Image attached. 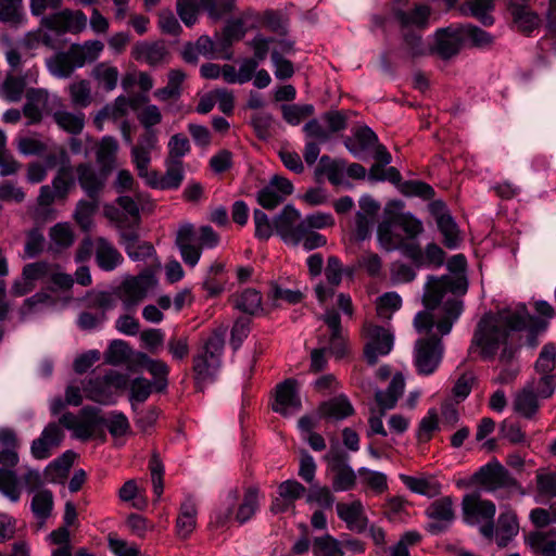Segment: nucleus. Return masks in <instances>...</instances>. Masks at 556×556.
<instances>
[{"label": "nucleus", "mask_w": 556, "mask_h": 556, "mask_svg": "<svg viewBox=\"0 0 556 556\" xmlns=\"http://www.w3.org/2000/svg\"><path fill=\"white\" fill-rule=\"evenodd\" d=\"M466 257L463 254L453 255L447 262V268L453 275L442 277L429 276L425 286L422 304L425 311L414 317L417 332H429L433 327L442 336L451 332L453 325L463 313V296L468 290L465 276Z\"/></svg>", "instance_id": "f257e3e1"}, {"label": "nucleus", "mask_w": 556, "mask_h": 556, "mask_svg": "<svg viewBox=\"0 0 556 556\" xmlns=\"http://www.w3.org/2000/svg\"><path fill=\"white\" fill-rule=\"evenodd\" d=\"M521 304L498 307L496 312L485 313L478 321L468 349L471 355L479 350L483 359H493L500 353V362L510 363L521 339Z\"/></svg>", "instance_id": "f03ea898"}, {"label": "nucleus", "mask_w": 556, "mask_h": 556, "mask_svg": "<svg viewBox=\"0 0 556 556\" xmlns=\"http://www.w3.org/2000/svg\"><path fill=\"white\" fill-rule=\"evenodd\" d=\"M104 45L100 40H87L83 45L73 43L67 51L58 52L47 59L49 72L58 78H67L86 63L96 61Z\"/></svg>", "instance_id": "7ed1b4c3"}, {"label": "nucleus", "mask_w": 556, "mask_h": 556, "mask_svg": "<svg viewBox=\"0 0 556 556\" xmlns=\"http://www.w3.org/2000/svg\"><path fill=\"white\" fill-rule=\"evenodd\" d=\"M320 319L328 326L329 337H318L320 348L311 352V370L314 372H319L326 368L327 359L325 355L327 352L338 359L343 358L348 353L340 314L334 309H328Z\"/></svg>", "instance_id": "20e7f679"}, {"label": "nucleus", "mask_w": 556, "mask_h": 556, "mask_svg": "<svg viewBox=\"0 0 556 556\" xmlns=\"http://www.w3.org/2000/svg\"><path fill=\"white\" fill-rule=\"evenodd\" d=\"M224 333L214 331L203 343L202 351L193 356L192 370L195 387L203 390V384L212 380L219 367V357L224 350Z\"/></svg>", "instance_id": "39448f33"}, {"label": "nucleus", "mask_w": 556, "mask_h": 556, "mask_svg": "<svg viewBox=\"0 0 556 556\" xmlns=\"http://www.w3.org/2000/svg\"><path fill=\"white\" fill-rule=\"evenodd\" d=\"M156 285L154 271L146 268L137 276L127 277L115 290L126 311L134 309Z\"/></svg>", "instance_id": "423d86ee"}, {"label": "nucleus", "mask_w": 556, "mask_h": 556, "mask_svg": "<svg viewBox=\"0 0 556 556\" xmlns=\"http://www.w3.org/2000/svg\"><path fill=\"white\" fill-rule=\"evenodd\" d=\"M432 329L429 332H425L429 334L428 337L419 338L415 342L414 346V363L417 368L418 374L420 375H431L439 367L443 353H444V344L442 342V334H431ZM438 332H440L438 330Z\"/></svg>", "instance_id": "0eeeda50"}, {"label": "nucleus", "mask_w": 556, "mask_h": 556, "mask_svg": "<svg viewBox=\"0 0 556 556\" xmlns=\"http://www.w3.org/2000/svg\"><path fill=\"white\" fill-rule=\"evenodd\" d=\"M324 460L332 473L331 486L334 492L350 491L355 486L357 476L350 465V455L346 452L331 447Z\"/></svg>", "instance_id": "6e6552de"}, {"label": "nucleus", "mask_w": 556, "mask_h": 556, "mask_svg": "<svg viewBox=\"0 0 556 556\" xmlns=\"http://www.w3.org/2000/svg\"><path fill=\"white\" fill-rule=\"evenodd\" d=\"M471 483L480 485L486 491L518 489V480L496 459L480 467L472 475Z\"/></svg>", "instance_id": "1a4fd4ad"}, {"label": "nucleus", "mask_w": 556, "mask_h": 556, "mask_svg": "<svg viewBox=\"0 0 556 556\" xmlns=\"http://www.w3.org/2000/svg\"><path fill=\"white\" fill-rule=\"evenodd\" d=\"M556 366V344L548 342L543 345L534 363V370L541 375L536 382V390L543 399L551 397L556 390V376L553 370Z\"/></svg>", "instance_id": "9d476101"}, {"label": "nucleus", "mask_w": 556, "mask_h": 556, "mask_svg": "<svg viewBox=\"0 0 556 556\" xmlns=\"http://www.w3.org/2000/svg\"><path fill=\"white\" fill-rule=\"evenodd\" d=\"M366 337L364 346V356L369 365H376L380 356L388 355L394 343L393 334L386 328L374 325L365 324L363 328Z\"/></svg>", "instance_id": "9b49d317"}, {"label": "nucleus", "mask_w": 556, "mask_h": 556, "mask_svg": "<svg viewBox=\"0 0 556 556\" xmlns=\"http://www.w3.org/2000/svg\"><path fill=\"white\" fill-rule=\"evenodd\" d=\"M425 515L430 520L426 530L432 535H439L451 527L455 520L454 501L451 496H442L429 504Z\"/></svg>", "instance_id": "f8f14e48"}, {"label": "nucleus", "mask_w": 556, "mask_h": 556, "mask_svg": "<svg viewBox=\"0 0 556 556\" xmlns=\"http://www.w3.org/2000/svg\"><path fill=\"white\" fill-rule=\"evenodd\" d=\"M276 232L286 242L293 245L301 243L303 238L300 212L291 204L286 205L274 218Z\"/></svg>", "instance_id": "ddd939ff"}, {"label": "nucleus", "mask_w": 556, "mask_h": 556, "mask_svg": "<svg viewBox=\"0 0 556 556\" xmlns=\"http://www.w3.org/2000/svg\"><path fill=\"white\" fill-rule=\"evenodd\" d=\"M18 448H0V492L12 502L21 496L16 473L12 470L18 463Z\"/></svg>", "instance_id": "4468645a"}, {"label": "nucleus", "mask_w": 556, "mask_h": 556, "mask_svg": "<svg viewBox=\"0 0 556 556\" xmlns=\"http://www.w3.org/2000/svg\"><path fill=\"white\" fill-rule=\"evenodd\" d=\"M86 24L87 16L79 10L71 11L65 9L41 18V26L58 34H65L67 31L73 34L80 33L85 29Z\"/></svg>", "instance_id": "2eb2a0df"}, {"label": "nucleus", "mask_w": 556, "mask_h": 556, "mask_svg": "<svg viewBox=\"0 0 556 556\" xmlns=\"http://www.w3.org/2000/svg\"><path fill=\"white\" fill-rule=\"evenodd\" d=\"M75 173L77 174V180L80 188L91 200H98L101 192L103 191L108 175V170L100 167V170H96L90 163H79Z\"/></svg>", "instance_id": "dca6fc26"}, {"label": "nucleus", "mask_w": 556, "mask_h": 556, "mask_svg": "<svg viewBox=\"0 0 556 556\" xmlns=\"http://www.w3.org/2000/svg\"><path fill=\"white\" fill-rule=\"evenodd\" d=\"M401 251L418 268L440 267L445 258V252L437 243L427 244L425 252L418 243H406L401 247Z\"/></svg>", "instance_id": "f3484780"}, {"label": "nucleus", "mask_w": 556, "mask_h": 556, "mask_svg": "<svg viewBox=\"0 0 556 556\" xmlns=\"http://www.w3.org/2000/svg\"><path fill=\"white\" fill-rule=\"evenodd\" d=\"M464 520L468 525L491 521L495 516V505L491 501L481 500L478 494H467L462 502Z\"/></svg>", "instance_id": "a211bd4d"}, {"label": "nucleus", "mask_w": 556, "mask_h": 556, "mask_svg": "<svg viewBox=\"0 0 556 556\" xmlns=\"http://www.w3.org/2000/svg\"><path fill=\"white\" fill-rule=\"evenodd\" d=\"M534 309L536 315L530 314L523 303V332H533L546 334L551 319L556 315L555 308L545 300H538L534 302Z\"/></svg>", "instance_id": "6ab92c4d"}, {"label": "nucleus", "mask_w": 556, "mask_h": 556, "mask_svg": "<svg viewBox=\"0 0 556 556\" xmlns=\"http://www.w3.org/2000/svg\"><path fill=\"white\" fill-rule=\"evenodd\" d=\"M176 245L185 264L194 267L201 257L202 247L191 224L180 226L176 235Z\"/></svg>", "instance_id": "aec40b11"}, {"label": "nucleus", "mask_w": 556, "mask_h": 556, "mask_svg": "<svg viewBox=\"0 0 556 556\" xmlns=\"http://www.w3.org/2000/svg\"><path fill=\"white\" fill-rule=\"evenodd\" d=\"M271 408L283 416L300 410L301 400L296 390V380L286 379L276 387V399Z\"/></svg>", "instance_id": "412c9836"}, {"label": "nucleus", "mask_w": 556, "mask_h": 556, "mask_svg": "<svg viewBox=\"0 0 556 556\" xmlns=\"http://www.w3.org/2000/svg\"><path fill=\"white\" fill-rule=\"evenodd\" d=\"M459 29V25H451L437 30L434 51L442 59L448 60L459 52L464 45L463 35Z\"/></svg>", "instance_id": "4be33fe9"}, {"label": "nucleus", "mask_w": 556, "mask_h": 556, "mask_svg": "<svg viewBox=\"0 0 556 556\" xmlns=\"http://www.w3.org/2000/svg\"><path fill=\"white\" fill-rule=\"evenodd\" d=\"M336 508L338 517L345 522L349 530L356 533L366 531L369 520L359 500H355L352 503H338Z\"/></svg>", "instance_id": "5701e85b"}, {"label": "nucleus", "mask_w": 556, "mask_h": 556, "mask_svg": "<svg viewBox=\"0 0 556 556\" xmlns=\"http://www.w3.org/2000/svg\"><path fill=\"white\" fill-rule=\"evenodd\" d=\"M64 433L55 422H50L40 437L31 443V454L36 459H46L51 456V450L61 444Z\"/></svg>", "instance_id": "b1692460"}, {"label": "nucleus", "mask_w": 556, "mask_h": 556, "mask_svg": "<svg viewBox=\"0 0 556 556\" xmlns=\"http://www.w3.org/2000/svg\"><path fill=\"white\" fill-rule=\"evenodd\" d=\"M168 50L163 41H138L131 48V58L150 66H157L166 61Z\"/></svg>", "instance_id": "393cba45"}, {"label": "nucleus", "mask_w": 556, "mask_h": 556, "mask_svg": "<svg viewBox=\"0 0 556 556\" xmlns=\"http://www.w3.org/2000/svg\"><path fill=\"white\" fill-rule=\"evenodd\" d=\"M60 168L52 179V187L55 195L60 200L67 198L71 189L75 187V169L71 164V159L64 149L60 150Z\"/></svg>", "instance_id": "a878e982"}, {"label": "nucleus", "mask_w": 556, "mask_h": 556, "mask_svg": "<svg viewBox=\"0 0 556 556\" xmlns=\"http://www.w3.org/2000/svg\"><path fill=\"white\" fill-rule=\"evenodd\" d=\"M49 98L45 89L30 88L26 92V102L23 105V115L28 118V125L39 124L42 121V108Z\"/></svg>", "instance_id": "bb28decb"}, {"label": "nucleus", "mask_w": 556, "mask_h": 556, "mask_svg": "<svg viewBox=\"0 0 556 556\" xmlns=\"http://www.w3.org/2000/svg\"><path fill=\"white\" fill-rule=\"evenodd\" d=\"M124 261L121 252L105 238L96 241V262L105 271L114 270Z\"/></svg>", "instance_id": "cd10ccee"}, {"label": "nucleus", "mask_w": 556, "mask_h": 556, "mask_svg": "<svg viewBox=\"0 0 556 556\" xmlns=\"http://www.w3.org/2000/svg\"><path fill=\"white\" fill-rule=\"evenodd\" d=\"M377 142V135L368 126H363L355 130L353 137L344 140V146L354 156L359 157L372 149Z\"/></svg>", "instance_id": "c85d7f7f"}, {"label": "nucleus", "mask_w": 556, "mask_h": 556, "mask_svg": "<svg viewBox=\"0 0 556 556\" xmlns=\"http://www.w3.org/2000/svg\"><path fill=\"white\" fill-rule=\"evenodd\" d=\"M52 119L61 130L71 136H78L85 128L86 115L83 112L59 109L52 113Z\"/></svg>", "instance_id": "c756f323"}, {"label": "nucleus", "mask_w": 556, "mask_h": 556, "mask_svg": "<svg viewBox=\"0 0 556 556\" xmlns=\"http://www.w3.org/2000/svg\"><path fill=\"white\" fill-rule=\"evenodd\" d=\"M319 414L327 419L342 420L354 414V408L344 395L332 397L319 405Z\"/></svg>", "instance_id": "7c9ffc66"}, {"label": "nucleus", "mask_w": 556, "mask_h": 556, "mask_svg": "<svg viewBox=\"0 0 556 556\" xmlns=\"http://www.w3.org/2000/svg\"><path fill=\"white\" fill-rule=\"evenodd\" d=\"M405 388V381L402 375L396 374L391 379L388 388L375 393V399L380 409L388 410L395 407L397 400L402 396Z\"/></svg>", "instance_id": "2f4dec72"}, {"label": "nucleus", "mask_w": 556, "mask_h": 556, "mask_svg": "<svg viewBox=\"0 0 556 556\" xmlns=\"http://www.w3.org/2000/svg\"><path fill=\"white\" fill-rule=\"evenodd\" d=\"M518 532L519 522L517 515L510 511L502 513L498 517L496 529V543L498 547H506Z\"/></svg>", "instance_id": "473e14b6"}, {"label": "nucleus", "mask_w": 556, "mask_h": 556, "mask_svg": "<svg viewBox=\"0 0 556 556\" xmlns=\"http://www.w3.org/2000/svg\"><path fill=\"white\" fill-rule=\"evenodd\" d=\"M213 0H176V12L181 22L191 27L198 22L201 10L206 11V5Z\"/></svg>", "instance_id": "72a5a7b5"}, {"label": "nucleus", "mask_w": 556, "mask_h": 556, "mask_svg": "<svg viewBox=\"0 0 556 556\" xmlns=\"http://www.w3.org/2000/svg\"><path fill=\"white\" fill-rule=\"evenodd\" d=\"M117 151V140L112 136L103 137L96 151V160L99 166L110 173L115 165Z\"/></svg>", "instance_id": "f704fd0d"}, {"label": "nucleus", "mask_w": 556, "mask_h": 556, "mask_svg": "<svg viewBox=\"0 0 556 556\" xmlns=\"http://www.w3.org/2000/svg\"><path fill=\"white\" fill-rule=\"evenodd\" d=\"M184 179L182 162L166 161V172L160 177L159 181H152V188L156 189H177Z\"/></svg>", "instance_id": "c9c22d12"}, {"label": "nucleus", "mask_w": 556, "mask_h": 556, "mask_svg": "<svg viewBox=\"0 0 556 556\" xmlns=\"http://www.w3.org/2000/svg\"><path fill=\"white\" fill-rule=\"evenodd\" d=\"M523 542L529 545L535 556H556V540L549 539L545 532H532L523 536Z\"/></svg>", "instance_id": "e433bc0d"}, {"label": "nucleus", "mask_w": 556, "mask_h": 556, "mask_svg": "<svg viewBox=\"0 0 556 556\" xmlns=\"http://www.w3.org/2000/svg\"><path fill=\"white\" fill-rule=\"evenodd\" d=\"M403 483L414 493L425 495L427 497H435L441 493V484L435 480L425 478H415L412 476L401 475Z\"/></svg>", "instance_id": "4c0bfd02"}, {"label": "nucleus", "mask_w": 556, "mask_h": 556, "mask_svg": "<svg viewBox=\"0 0 556 556\" xmlns=\"http://www.w3.org/2000/svg\"><path fill=\"white\" fill-rule=\"evenodd\" d=\"M50 250L61 252L74 243V233L67 223H58L49 231Z\"/></svg>", "instance_id": "58836bf2"}, {"label": "nucleus", "mask_w": 556, "mask_h": 556, "mask_svg": "<svg viewBox=\"0 0 556 556\" xmlns=\"http://www.w3.org/2000/svg\"><path fill=\"white\" fill-rule=\"evenodd\" d=\"M85 395L88 400L100 404L114 403L113 393L109 389L104 378L90 379L84 387Z\"/></svg>", "instance_id": "ea45409f"}, {"label": "nucleus", "mask_w": 556, "mask_h": 556, "mask_svg": "<svg viewBox=\"0 0 556 556\" xmlns=\"http://www.w3.org/2000/svg\"><path fill=\"white\" fill-rule=\"evenodd\" d=\"M258 507V489L250 486L245 490L242 503L238 507L236 520L240 525L245 523L256 514Z\"/></svg>", "instance_id": "a19ab883"}, {"label": "nucleus", "mask_w": 556, "mask_h": 556, "mask_svg": "<svg viewBox=\"0 0 556 556\" xmlns=\"http://www.w3.org/2000/svg\"><path fill=\"white\" fill-rule=\"evenodd\" d=\"M535 484L536 493L541 502L556 497V469L536 471Z\"/></svg>", "instance_id": "79ce46f5"}, {"label": "nucleus", "mask_w": 556, "mask_h": 556, "mask_svg": "<svg viewBox=\"0 0 556 556\" xmlns=\"http://www.w3.org/2000/svg\"><path fill=\"white\" fill-rule=\"evenodd\" d=\"M30 508L41 523L51 516L53 509V494L50 490H40L33 496Z\"/></svg>", "instance_id": "37998d69"}, {"label": "nucleus", "mask_w": 556, "mask_h": 556, "mask_svg": "<svg viewBox=\"0 0 556 556\" xmlns=\"http://www.w3.org/2000/svg\"><path fill=\"white\" fill-rule=\"evenodd\" d=\"M261 21L265 28L279 36H286L289 31V17L279 10H265Z\"/></svg>", "instance_id": "c03bdc74"}, {"label": "nucleus", "mask_w": 556, "mask_h": 556, "mask_svg": "<svg viewBox=\"0 0 556 556\" xmlns=\"http://www.w3.org/2000/svg\"><path fill=\"white\" fill-rule=\"evenodd\" d=\"M235 307L245 314L254 315L262 311V294L255 289H245L235 296Z\"/></svg>", "instance_id": "a18cd8bd"}, {"label": "nucleus", "mask_w": 556, "mask_h": 556, "mask_svg": "<svg viewBox=\"0 0 556 556\" xmlns=\"http://www.w3.org/2000/svg\"><path fill=\"white\" fill-rule=\"evenodd\" d=\"M312 552L314 556H344L341 542L330 534L315 538Z\"/></svg>", "instance_id": "49530a36"}, {"label": "nucleus", "mask_w": 556, "mask_h": 556, "mask_svg": "<svg viewBox=\"0 0 556 556\" xmlns=\"http://www.w3.org/2000/svg\"><path fill=\"white\" fill-rule=\"evenodd\" d=\"M197 508L191 501H186L180 506V514L176 521L177 533L187 538L195 527Z\"/></svg>", "instance_id": "de8ad7c7"}, {"label": "nucleus", "mask_w": 556, "mask_h": 556, "mask_svg": "<svg viewBox=\"0 0 556 556\" xmlns=\"http://www.w3.org/2000/svg\"><path fill=\"white\" fill-rule=\"evenodd\" d=\"M143 367L156 379L155 387L159 392L167 387V376L169 374L168 365L162 359H153L143 356Z\"/></svg>", "instance_id": "09e8293b"}, {"label": "nucleus", "mask_w": 556, "mask_h": 556, "mask_svg": "<svg viewBox=\"0 0 556 556\" xmlns=\"http://www.w3.org/2000/svg\"><path fill=\"white\" fill-rule=\"evenodd\" d=\"M71 103L75 108L86 109L91 104V88L88 80L73 83L68 87Z\"/></svg>", "instance_id": "8fccbe9b"}, {"label": "nucleus", "mask_w": 556, "mask_h": 556, "mask_svg": "<svg viewBox=\"0 0 556 556\" xmlns=\"http://www.w3.org/2000/svg\"><path fill=\"white\" fill-rule=\"evenodd\" d=\"M437 430H439V415L435 408H430L427 415L419 421L416 439L419 443H427L432 439Z\"/></svg>", "instance_id": "3c124183"}, {"label": "nucleus", "mask_w": 556, "mask_h": 556, "mask_svg": "<svg viewBox=\"0 0 556 556\" xmlns=\"http://www.w3.org/2000/svg\"><path fill=\"white\" fill-rule=\"evenodd\" d=\"M98 208V200H80L78 201L74 218L76 223L80 226V228L85 231L90 230L92 226V216L97 212Z\"/></svg>", "instance_id": "603ef678"}, {"label": "nucleus", "mask_w": 556, "mask_h": 556, "mask_svg": "<svg viewBox=\"0 0 556 556\" xmlns=\"http://www.w3.org/2000/svg\"><path fill=\"white\" fill-rule=\"evenodd\" d=\"M430 9L427 5H416L413 11H397L395 16L402 26L416 25L424 27L428 23Z\"/></svg>", "instance_id": "864d4df0"}, {"label": "nucleus", "mask_w": 556, "mask_h": 556, "mask_svg": "<svg viewBox=\"0 0 556 556\" xmlns=\"http://www.w3.org/2000/svg\"><path fill=\"white\" fill-rule=\"evenodd\" d=\"M103 425L106 426L110 434L115 439L124 437L130 432L129 420L127 416L122 412H111L109 416L105 417Z\"/></svg>", "instance_id": "5fc2aeb1"}, {"label": "nucleus", "mask_w": 556, "mask_h": 556, "mask_svg": "<svg viewBox=\"0 0 556 556\" xmlns=\"http://www.w3.org/2000/svg\"><path fill=\"white\" fill-rule=\"evenodd\" d=\"M92 76L105 90L111 91L116 88L118 80V70L105 63L97 64L92 70Z\"/></svg>", "instance_id": "6e6d98bb"}, {"label": "nucleus", "mask_w": 556, "mask_h": 556, "mask_svg": "<svg viewBox=\"0 0 556 556\" xmlns=\"http://www.w3.org/2000/svg\"><path fill=\"white\" fill-rule=\"evenodd\" d=\"M392 223L400 227L408 238L414 239L424 231L420 219L410 213H400L392 217Z\"/></svg>", "instance_id": "4d7b16f0"}, {"label": "nucleus", "mask_w": 556, "mask_h": 556, "mask_svg": "<svg viewBox=\"0 0 556 556\" xmlns=\"http://www.w3.org/2000/svg\"><path fill=\"white\" fill-rule=\"evenodd\" d=\"M130 349L127 342L123 340H113L104 353L105 362L110 365H122L128 361Z\"/></svg>", "instance_id": "13d9d810"}, {"label": "nucleus", "mask_w": 556, "mask_h": 556, "mask_svg": "<svg viewBox=\"0 0 556 556\" xmlns=\"http://www.w3.org/2000/svg\"><path fill=\"white\" fill-rule=\"evenodd\" d=\"M438 228L443 236V242L448 249H454L459 242L458 227L452 215H445L437 220Z\"/></svg>", "instance_id": "bf43d9fd"}, {"label": "nucleus", "mask_w": 556, "mask_h": 556, "mask_svg": "<svg viewBox=\"0 0 556 556\" xmlns=\"http://www.w3.org/2000/svg\"><path fill=\"white\" fill-rule=\"evenodd\" d=\"M52 264L47 262H35L23 267V279L36 286L37 281H48Z\"/></svg>", "instance_id": "052dcab7"}, {"label": "nucleus", "mask_w": 556, "mask_h": 556, "mask_svg": "<svg viewBox=\"0 0 556 556\" xmlns=\"http://www.w3.org/2000/svg\"><path fill=\"white\" fill-rule=\"evenodd\" d=\"M422 540L420 532L409 530L403 533L399 542L390 547V556H409V547L418 545Z\"/></svg>", "instance_id": "680f3d73"}, {"label": "nucleus", "mask_w": 556, "mask_h": 556, "mask_svg": "<svg viewBox=\"0 0 556 556\" xmlns=\"http://www.w3.org/2000/svg\"><path fill=\"white\" fill-rule=\"evenodd\" d=\"M282 117L290 125H299L303 118L314 114L312 104H283L281 106Z\"/></svg>", "instance_id": "e2e57ef3"}, {"label": "nucleus", "mask_w": 556, "mask_h": 556, "mask_svg": "<svg viewBox=\"0 0 556 556\" xmlns=\"http://www.w3.org/2000/svg\"><path fill=\"white\" fill-rule=\"evenodd\" d=\"M362 482L378 494L388 490V478L383 472L362 467L358 469Z\"/></svg>", "instance_id": "0e129e2a"}, {"label": "nucleus", "mask_w": 556, "mask_h": 556, "mask_svg": "<svg viewBox=\"0 0 556 556\" xmlns=\"http://www.w3.org/2000/svg\"><path fill=\"white\" fill-rule=\"evenodd\" d=\"M539 399L543 397L539 394L536 384L523 386V419H532L539 412L541 407Z\"/></svg>", "instance_id": "69168bd1"}, {"label": "nucleus", "mask_w": 556, "mask_h": 556, "mask_svg": "<svg viewBox=\"0 0 556 556\" xmlns=\"http://www.w3.org/2000/svg\"><path fill=\"white\" fill-rule=\"evenodd\" d=\"M127 106V99L123 96L117 97L113 103L106 104L98 112L96 122L104 119L117 121L126 115Z\"/></svg>", "instance_id": "338daca9"}, {"label": "nucleus", "mask_w": 556, "mask_h": 556, "mask_svg": "<svg viewBox=\"0 0 556 556\" xmlns=\"http://www.w3.org/2000/svg\"><path fill=\"white\" fill-rule=\"evenodd\" d=\"M166 348L174 361L181 362L190 352L189 337L187 334L173 333L167 341Z\"/></svg>", "instance_id": "774afa93"}]
</instances>
